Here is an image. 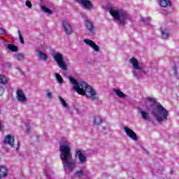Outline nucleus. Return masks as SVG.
<instances>
[{"instance_id":"obj_1","label":"nucleus","mask_w":179,"mask_h":179,"mask_svg":"<svg viewBox=\"0 0 179 179\" xmlns=\"http://www.w3.org/2000/svg\"><path fill=\"white\" fill-rule=\"evenodd\" d=\"M69 80L72 85H74L73 89L77 92L78 94L81 96H85L91 100H97L99 96L97 93L94 91L92 86L87 85L85 81L78 82L73 77L71 76H69Z\"/></svg>"},{"instance_id":"obj_2","label":"nucleus","mask_w":179,"mask_h":179,"mask_svg":"<svg viewBox=\"0 0 179 179\" xmlns=\"http://www.w3.org/2000/svg\"><path fill=\"white\" fill-rule=\"evenodd\" d=\"M69 145V143L60 145V159L64 167H67L70 171H73L76 167V164L72 160V152H71V147Z\"/></svg>"},{"instance_id":"obj_3","label":"nucleus","mask_w":179,"mask_h":179,"mask_svg":"<svg viewBox=\"0 0 179 179\" xmlns=\"http://www.w3.org/2000/svg\"><path fill=\"white\" fill-rule=\"evenodd\" d=\"M146 100L151 103V106L157 104L152 108L151 114L156 117L158 122H162L164 120H167V117H169V111L166 110L160 103L157 102L156 99L148 97L146 98Z\"/></svg>"},{"instance_id":"obj_4","label":"nucleus","mask_w":179,"mask_h":179,"mask_svg":"<svg viewBox=\"0 0 179 179\" xmlns=\"http://www.w3.org/2000/svg\"><path fill=\"white\" fill-rule=\"evenodd\" d=\"M109 13L115 20H119V24L121 26H125V20L128 19V14L122 10H114L109 8Z\"/></svg>"},{"instance_id":"obj_5","label":"nucleus","mask_w":179,"mask_h":179,"mask_svg":"<svg viewBox=\"0 0 179 179\" xmlns=\"http://www.w3.org/2000/svg\"><path fill=\"white\" fill-rule=\"evenodd\" d=\"M53 59L57 62V64H58L59 68H61L62 71H68V66H66V63L64 62V56L61 53H55Z\"/></svg>"},{"instance_id":"obj_6","label":"nucleus","mask_w":179,"mask_h":179,"mask_svg":"<svg viewBox=\"0 0 179 179\" xmlns=\"http://www.w3.org/2000/svg\"><path fill=\"white\" fill-rule=\"evenodd\" d=\"M16 99L20 103H27V97H26V94L23 92V90L20 89L16 90Z\"/></svg>"},{"instance_id":"obj_7","label":"nucleus","mask_w":179,"mask_h":179,"mask_svg":"<svg viewBox=\"0 0 179 179\" xmlns=\"http://www.w3.org/2000/svg\"><path fill=\"white\" fill-rule=\"evenodd\" d=\"M62 27L66 34L71 35L72 34V33H73V30L72 29V26H71V24L68 23L67 20H64L62 21Z\"/></svg>"},{"instance_id":"obj_8","label":"nucleus","mask_w":179,"mask_h":179,"mask_svg":"<svg viewBox=\"0 0 179 179\" xmlns=\"http://www.w3.org/2000/svg\"><path fill=\"white\" fill-rule=\"evenodd\" d=\"M84 43L87 44V45H90V47L92 48L94 51H96V52H99V51H100V47H99L94 41L90 39H84Z\"/></svg>"},{"instance_id":"obj_9","label":"nucleus","mask_w":179,"mask_h":179,"mask_svg":"<svg viewBox=\"0 0 179 179\" xmlns=\"http://www.w3.org/2000/svg\"><path fill=\"white\" fill-rule=\"evenodd\" d=\"M76 1L80 2V4L83 6L85 9L87 10H90V9H93V3L90 0H76Z\"/></svg>"},{"instance_id":"obj_10","label":"nucleus","mask_w":179,"mask_h":179,"mask_svg":"<svg viewBox=\"0 0 179 179\" xmlns=\"http://www.w3.org/2000/svg\"><path fill=\"white\" fill-rule=\"evenodd\" d=\"M130 64H132L133 68L137 71H143V68L142 66H139V62L136 58L132 57L129 59Z\"/></svg>"},{"instance_id":"obj_11","label":"nucleus","mask_w":179,"mask_h":179,"mask_svg":"<svg viewBox=\"0 0 179 179\" xmlns=\"http://www.w3.org/2000/svg\"><path fill=\"white\" fill-rule=\"evenodd\" d=\"M4 145H9L10 146H15V137L10 135H7L3 140Z\"/></svg>"},{"instance_id":"obj_12","label":"nucleus","mask_w":179,"mask_h":179,"mask_svg":"<svg viewBox=\"0 0 179 179\" xmlns=\"http://www.w3.org/2000/svg\"><path fill=\"white\" fill-rule=\"evenodd\" d=\"M85 26L90 33H92V34H96V28H94L93 22H90L89 20H85Z\"/></svg>"},{"instance_id":"obj_13","label":"nucleus","mask_w":179,"mask_h":179,"mask_svg":"<svg viewBox=\"0 0 179 179\" xmlns=\"http://www.w3.org/2000/svg\"><path fill=\"white\" fill-rule=\"evenodd\" d=\"M0 83L1 85H6L8 83V78L3 75H0ZM4 92L5 89L0 86V96H3Z\"/></svg>"},{"instance_id":"obj_14","label":"nucleus","mask_w":179,"mask_h":179,"mask_svg":"<svg viewBox=\"0 0 179 179\" xmlns=\"http://www.w3.org/2000/svg\"><path fill=\"white\" fill-rule=\"evenodd\" d=\"M103 122H104V121H103V119H101L100 116L96 115L94 117L92 124L94 127H96V128H99Z\"/></svg>"},{"instance_id":"obj_15","label":"nucleus","mask_w":179,"mask_h":179,"mask_svg":"<svg viewBox=\"0 0 179 179\" xmlns=\"http://www.w3.org/2000/svg\"><path fill=\"white\" fill-rule=\"evenodd\" d=\"M8 174H9V171L8 170V168L3 166H0V178H3V177H8Z\"/></svg>"},{"instance_id":"obj_16","label":"nucleus","mask_w":179,"mask_h":179,"mask_svg":"<svg viewBox=\"0 0 179 179\" xmlns=\"http://www.w3.org/2000/svg\"><path fill=\"white\" fill-rule=\"evenodd\" d=\"M171 5H173V3L170 0H159V6L161 8H169Z\"/></svg>"},{"instance_id":"obj_17","label":"nucleus","mask_w":179,"mask_h":179,"mask_svg":"<svg viewBox=\"0 0 179 179\" xmlns=\"http://www.w3.org/2000/svg\"><path fill=\"white\" fill-rule=\"evenodd\" d=\"M76 156L78 157L80 163H86V157L82 153L80 150L76 152Z\"/></svg>"},{"instance_id":"obj_18","label":"nucleus","mask_w":179,"mask_h":179,"mask_svg":"<svg viewBox=\"0 0 179 179\" xmlns=\"http://www.w3.org/2000/svg\"><path fill=\"white\" fill-rule=\"evenodd\" d=\"M113 92L115 93L116 96H117L120 99H125V97H127V95L118 89H114Z\"/></svg>"},{"instance_id":"obj_19","label":"nucleus","mask_w":179,"mask_h":179,"mask_svg":"<svg viewBox=\"0 0 179 179\" xmlns=\"http://www.w3.org/2000/svg\"><path fill=\"white\" fill-rule=\"evenodd\" d=\"M7 48L12 52H17V51H19V48L13 44H8Z\"/></svg>"},{"instance_id":"obj_20","label":"nucleus","mask_w":179,"mask_h":179,"mask_svg":"<svg viewBox=\"0 0 179 179\" xmlns=\"http://www.w3.org/2000/svg\"><path fill=\"white\" fill-rule=\"evenodd\" d=\"M161 34L164 40H167L169 37H170V34L169 33V31L167 29L162 30Z\"/></svg>"},{"instance_id":"obj_21","label":"nucleus","mask_w":179,"mask_h":179,"mask_svg":"<svg viewBox=\"0 0 179 179\" xmlns=\"http://www.w3.org/2000/svg\"><path fill=\"white\" fill-rule=\"evenodd\" d=\"M141 115L143 120H145V121H148V120H150V117H149V114L146 111L141 110Z\"/></svg>"},{"instance_id":"obj_22","label":"nucleus","mask_w":179,"mask_h":179,"mask_svg":"<svg viewBox=\"0 0 179 179\" xmlns=\"http://www.w3.org/2000/svg\"><path fill=\"white\" fill-rule=\"evenodd\" d=\"M172 71L173 73V78H176V79H179L178 78V68L177 67V66H173L172 67Z\"/></svg>"},{"instance_id":"obj_23","label":"nucleus","mask_w":179,"mask_h":179,"mask_svg":"<svg viewBox=\"0 0 179 179\" xmlns=\"http://www.w3.org/2000/svg\"><path fill=\"white\" fill-rule=\"evenodd\" d=\"M38 57L41 59H43V61H47V59H48V56L47 55V54H45L43 52L39 51L38 52Z\"/></svg>"},{"instance_id":"obj_24","label":"nucleus","mask_w":179,"mask_h":179,"mask_svg":"<svg viewBox=\"0 0 179 179\" xmlns=\"http://www.w3.org/2000/svg\"><path fill=\"white\" fill-rule=\"evenodd\" d=\"M124 132H126L127 135H136V133L132 129L128 128V127H124Z\"/></svg>"},{"instance_id":"obj_25","label":"nucleus","mask_w":179,"mask_h":179,"mask_svg":"<svg viewBox=\"0 0 179 179\" xmlns=\"http://www.w3.org/2000/svg\"><path fill=\"white\" fill-rule=\"evenodd\" d=\"M41 9L42 10H43V12H45V13H48L49 15H52V10H50V8L44 6H41Z\"/></svg>"},{"instance_id":"obj_26","label":"nucleus","mask_w":179,"mask_h":179,"mask_svg":"<svg viewBox=\"0 0 179 179\" xmlns=\"http://www.w3.org/2000/svg\"><path fill=\"white\" fill-rule=\"evenodd\" d=\"M59 100L61 101L63 107H64L65 108H68V103H66V101H65V99H64V98H62V96H59Z\"/></svg>"},{"instance_id":"obj_27","label":"nucleus","mask_w":179,"mask_h":179,"mask_svg":"<svg viewBox=\"0 0 179 179\" xmlns=\"http://www.w3.org/2000/svg\"><path fill=\"white\" fill-rule=\"evenodd\" d=\"M55 76H56V79L59 83H64V78H62L61 75L56 73Z\"/></svg>"},{"instance_id":"obj_28","label":"nucleus","mask_w":179,"mask_h":179,"mask_svg":"<svg viewBox=\"0 0 179 179\" xmlns=\"http://www.w3.org/2000/svg\"><path fill=\"white\" fill-rule=\"evenodd\" d=\"M75 176H76V177H78V178H82V177L83 176V171L81 170V171H76L75 173Z\"/></svg>"},{"instance_id":"obj_29","label":"nucleus","mask_w":179,"mask_h":179,"mask_svg":"<svg viewBox=\"0 0 179 179\" xmlns=\"http://www.w3.org/2000/svg\"><path fill=\"white\" fill-rule=\"evenodd\" d=\"M16 58L18 61H23L24 59V55L23 53H19L17 55Z\"/></svg>"},{"instance_id":"obj_30","label":"nucleus","mask_w":179,"mask_h":179,"mask_svg":"<svg viewBox=\"0 0 179 179\" xmlns=\"http://www.w3.org/2000/svg\"><path fill=\"white\" fill-rule=\"evenodd\" d=\"M18 36L20 37V41L21 42V44H24V39L20 33V30H18Z\"/></svg>"},{"instance_id":"obj_31","label":"nucleus","mask_w":179,"mask_h":179,"mask_svg":"<svg viewBox=\"0 0 179 179\" xmlns=\"http://www.w3.org/2000/svg\"><path fill=\"white\" fill-rule=\"evenodd\" d=\"M25 5L26 6H27V8H31L32 6H33V4H31V1L27 0L26 2H25Z\"/></svg>"},{"instance_id":"obj_32","label":"nucleus","mask_w":179,"mask_h":179,"mask_svg":"<svg viewBox=\"0 0 179 179\" xmlns=\"http://www.w3.org/2000/svg\"><path fill=\"white\" fill-rule=\"evenodd\" d=\"M129 137L130 139H132L133 141H138V136L136 135H129Z\"/></svg>"},{"instance_id":"obj_33","label":"nucleus","mask_w":179,"mask_h":179,"mask_svg":"<svg viewBox=\"0 0 179 179\" xmlns=\"http://www.w3.org/2000/svg\"><path fill=\"white\" fill-rule=\"evenodd\" d=\"M6 34V30L3 28H0V35L5 36Z\"/></svg>"},{"instance_id":"obj_34","label":"nucleus","mask_w":179,"mask_h":179,"mask_svg":"<svg viewBox=\"0 0 179 179\" xmlns=\"http://www.w3.org/2000/svg\"><path fill=\"white\" fill-rule=\"evenodd\" d=\"M47 96L49 99H52V93L51 92H48Z\"/></svg>"},{"instance_id":"obj_35","label":"nucleus","mask_w":179,"mask_h":179,"mask_svg":"<svg viewBox=\"0 0 179 179\" xmlns=\"http://www.w3.org/2000/svg\"><path fill=\"white\" fill-rule=\"evenodd\" d=\"M20 148V142H17L16 150H19Z\"/></svg>"},{"instance_id":"obj_36","label":"nucleus","mask_w":179,"mask_h":179,"mask_svg":"<svg viewBox=\"0 0 179 179\" xmlns=\"http://www.w3.org/2000/svg\"><path fill=\"white\" fill-rule=\"evenodd\" d=\"M10 66H12V64L8 63V68H10Z\"/></svg>"},{"instance_id":"obj_37","label":"nucleus","mask_w":179,"mask_h":179,"mask_svg":"<svg viewBox=\"0 0 179 179\" xmlns=\"http://www.w3.org/2000/svg\"><path fill=\"white\" fill-rule=\"evenodd\" d=\"M141 22H143V23H145V19H144V18H142V19H141Z\"/></svg>"},{"instance_id":"obj_38","label":"nucleus","mask_w":179,"mask_h":179,"mask_svg":"<svg viewBox=\"0 0 179 179\" xmlns=\"http://www.w3.org/2000/svg\"><path fill=\"white\" fill-rule=\"evenodd\" d=\"M2 129V125L1 124V120H0V131Z\"/></svg>"},{"instance_id":"obj_39","label":"nucleus","mask_w":179,"mask_h":179,"mask_svg":"<svg viewBox=\"0 0 179 179\" xmlns=\"http://www.w3.org/2000/svg\"><path fill=\"white\" fill-rule=\"evenodd\" d=\"M27 131L30 132V127H27Z\"/></svg>"},{"instance_id":"obj_40","label":"nucleus","mask_w":179,"mask_h":179,"mask_svg":"<svg viewBox=\"0 0 179 179\" xmlns=\"http://www.w3.org/2000/svg\"><path fill=\"white\" fill-rule=\"evenodd\" d=\"M104 130H106V127H102V131H104Z\"/></svg>"},{"instance_id":"obj_41","label":"nucleus","mask_w":179,"mask_h":179,"mask_svg":"<svg viewBox=\"0 0 179 179\" xmlns=\"http://www.w3.org/2000/svg\"><path fill=\"white\" fill-rule=\"evenodd\" d=\"M134 76H136V73L134 72Z\"/></svg>"},{"instance_id":"obj_42","label":"nucleus","mask_w":179,"mask_h":179,"mask_svg":"<svg viewBox=\"0 0 179 179\" xmlns=\"http://www.w3.org/2000/svg\"><path fill=\"white\" fill-rule=\"evenodd\" d=\"M133 179H135V178H133Z\"/></svg>"}]
</instances>
